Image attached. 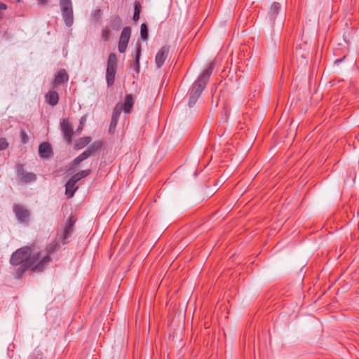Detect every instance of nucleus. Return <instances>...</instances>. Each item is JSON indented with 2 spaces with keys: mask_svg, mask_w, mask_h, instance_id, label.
Here are the masks:
<instances>
[{
  "mask_svg": "<svg viewBox=\"0 0 359 359\" xmlns=\"http://www.w3.org/2000/svg\"><path fill=\"white\" fill-rule=\"evenodd\" d=\"M86 121V118L85 116L81 117V118L80 120V125H81V126H83L85 124Z\"/></svg>",
  "mask_w": 359,
  "mask_h": 359,
  "instance_id": "37",
  "label": "nucleus"
},
{
  "mask_svg": "<svg viewBox=\"0 0 359 359\" xmlns=\"http://www.w3.org/2000/svg\"><path fill=\"white\" fill-rule=\"evenodd\" d=\"M80 158L81 159V161H84L86 160V158H88L89 156H88V154L86 153L85 151H83L82 154H81L79 156Z\"/></svg>",
  "mask_w": 359,
  "mask_h": 359,
  "instance_id": "33",
  "label": "nucleus"
},
{
  "mask_svg": "<svg viewBox=\"0 0 359 359\" xmlns=\"http://www.w3.org/2000/svg\"><path fill=\"white\" fill-rule=\"evenodd\" d=\"M90 173V170H81L77 173H76L75 175H74L71 178L75 181L76 182H77L78 181H79L80 180L87 177L88 175H89V174Z\"/></svg>",
  "mask_w": 359,
  "mask_h": 359,
  "instance_id": "21",
  "label": "nucleus"
},
{
  "mask_svg": "<svg viewBox=\"0 0 359 359\" xmlns=\"http://www.w3.org/2000/svg\"><path fill=\"white\" fill-rule=\"evenodd\" d=\"M123 110V104L118 103L113 109V114L109 126V131L114 130L117 125L120 114Z\"/></svg>",
  "mask_w": 359,
  "mask_h": 359,
  "instance_id": "11",
  "label": "nucleus"
},
{
  "mask_svg": "<svg viewBox=\"0 0 359 359\" xmlns=\"http://www.w3.org/2000/svg\"><path fill=\"white\" fill-rule=\"evenodd\" d=\"M80 158L81 159V161H84L86 160V158H88L89 156H88V154L86 153L85 151H83L82 154H81L79 156Z\"/></svg>",
  "mask_w": 359,
  "mask_h": 359,
  "instance_id": "34",
  "label": "nucleus"
},
{
  "mask_svg": "<svg viewBox=\"0 0 359 359\" xmlns=\"http://www.w3.org/2000/svg\"><path fill=\"white\" fill-rule=\"evenodd\" d=\"M134 101L131 95H127L126 96L125 103L123 106V110L126 114H129L133 106Z\"/></svg>",
  "mask_w": 359,
  "mask_h": 359,
  "instance_id": "18",
  "label": "nucleus"
},
{
  "mask_svg": "<svg viewBox=\"0 0 359 359\" xmlns=\"http://www.w3.org/2000/svg\"><path fill=\"white\" fill-rule=\"evenodd\" d=\"M31 254V248L27 246L21 248L12 254L10 262L13 265L27 264Z\"/></svg>",
  "mask_w": 359,
  "mask_h": 359,
  "instance_id": "2",
  "label": "nucleus"
},
{
  "mask_svg": "<svg viewBox=\"0 0 359 359\" xmlns=\"http://www.w3.org/2000/svg\"><path fill=\"white\" fill-rule=\"evenodd\" d=\"M140 35L142 40L146 41L148 37V29L146 24L143 23L140 27Z\"/></svg>",
  "mask_w": 359,
  "mask_h": 359,
  "instance_id": "24",
  "label": "nucleus"
},
{
  "mask_svg": "<svg viewBox=\"0 0 359 359\" xmlns=\"http://www.w3.org/2000/svg\"><path fill=\"white\" fill-rule=\"evenodd\" d=\"M341 60H335V63H337V62H341Z\"/></svg>",
  "mask_w": 359,
  "mask_h": 359,
  "instance_id": "39",
  "label": "nucleus"
},
{
  "mask_svg": "<svg viewBox=\"0 0 359 359\" xmlns=\"http://www.w3.org/2000/svg\"><path fill=\"white\" fill-rule=\"evenodd\" d=\"M20 266L17 269L15 272V277L17 278H20L22 277L23 273L28 269H30V267L28 266V263L25 264H20Z\"/></svg>",
  "mask_w": 359,
  "mask_h": 359,
  "instance_id": "23",
  "label": "nucleus"
},
{
  "mask_svg": "<svg viewBox=\"0 0 359 359\" xmlns=\"http://www.w3.org/2000/svg\"><path fill=\"white\" fill-rule=\"evenodd\" d=\"M6 9H7V6L5 4L0 2V18L3 15V11Z\"/></svg>",
  "mask_w": 359,
  "mask_h": 359,
  "instance_id": "31",
  "label": "nucleus"
},
{
  "mask_svg": "<svg viewBox=\"0 0 359 359\" xmlns=\"http://www.w3.org/2000/svg\"><path fill=\"white\" fill-rule=\"evenodd\" d=\"M131 29L129 27H126L123 29L119 41H118V51L123 53L126 51L128 46V41L130 37Z\"/></svg>",
  "mask_w": 359,
  "mask_h": 359,
  "instance_id": "6",
  "label": "nucleus"
},
{
  "mask_svg": "<svg viewBox=\"0 0 359 359\" xmlns=\"http://www.w3.org/2000/svg\"><path fill=\"white\" fill-rule=\"evenodd\" d=\"M48 0H37L38 4L40 5H46Z\"/></svg>",
  "mask_w": 359,
  "mask_h": 359,
  "instance_id": "36",
  "label": "nucleus"
},
{
  "mask_svg": "<svg viewBox=\"0 0 359 359\" xmlns=\"http://www.w3.org/2000/svg\"><path fill=\"white\" fill-rule=\"evenodd\" d=\"M17 173L20 180L25 183L32 182L36 180V175L33 172L25 171L22 165H18Z\"/></svg>",
  "mask_w": 359,
  "mask_h": 359,
  "instance_id": "8",
  "label": "nucleus"
},
{
  "mask_svg": "<svg viewBox=\"0 0 359 359\" xmlns=\"http://www.w3.org/2000/svg\"><path fill=\"white\" fill-rule=\"evenodd\" d=\"M121 25V19L120 17H115L111 21V26L114 29L118 30Z\"/></svg>",
  "mask_w": 359,
  "mask_h": 359,
  "instance_id": "26",
  "label": "nucleus"
},
{
  "mask_svg": "<svg viewBox=\"0 0 359 359\" xmlns=\"http://www.w3.org/2000/svg\"><path fill=\"white\" fill-rule=\"evenodd\" d=\"M13 212L17 219L21 222H27L29 217V212L20 205H15L13 206Z\"/></svg>",
  "mask_w": 359,
  "mask_h": 359,
  "instance_id": "9",
  "label": "nucleus"
},
{
  "mask_svg": "<svg viewBox=\"0 0 359 359\" xmlns=\"http://www.w3.org/2000/svg\"><path fill=\"white\" fill-rule=\"evenodd\" d=\"M117 67V58L114 53H110L107 60L106 80L108 86L114 84Z\"/></svg>",
  "mask_w": 359,
  "mask_h": 359,
  "instance_id": "4",
  "label": "nucleus"
},
{
  "mask_svg": "<svg viewBox=\"0 0 359 359\" xmlns=\"http://www.w3.org/2000/svg\"><path fill=\"white\" fill-rule=\"evenodd\" d=\"M101 15V11L100 9H96L93 13V16L95 19L98 20Z\"/></svg>",
  "mask_w": 359,
  "mask_h": 359,
  "instance_id": "30",
  "label": "nucleus"
},
{
  "mask_svg": "<svg viewBox=\"0 0 359 359\" xmlns=\"http://www.w3.org/2000/svg\"><path fill=\"white\" fill-rule=\"evenodd\" d=\"M39 154L41 158L47 159L52 156L51 145L48 142H43L39 147Z\"/></svg>",
  "mask_w": 359,
  "mask_h": 359,
  "instance_id": "13",
  "label": "nucleus"
},
{
  "mask_svg": "<svg viewBox=\"0 0 359 359\" xmlns=\"http://www.w3.org/2000/svg\"><path fill=\"white\" fill-rule=\"evenodd\" d=\"M169 53V47L168 46H163L156 53L155 57V63L157 67H161L166 58L168 57Z\"/></svg>",
  "mask_w": 359,
  "mask_h": 359,
  "instance_id": "12",
  "label": "nucleus"
},
{
  "mask_svg": "<svg viewBox=\"0 0 359 359\" xmlns=\"http://www.w3.org/2000/svg\"><path fill=\"white\" fill-rule=\"evenodd\" d=\"M215 65V61H212L208 67L203 72L202 74L198 78V79L194 82L197 84H203L204 83V88H205L206 83L209 80V78L213 71V69Z\"/></svg>",
  "mask_w": 359,
  "mask_h": 359,
  "instance_id": "10",
  "label": "nucleus"
},
{
  "mask_svg": "<svg viewBox=\"0 0 359 359\" xmlns=\"http://www.w3.org/2000/svg\"><path fill=\"white\" fill-rule=\"evenodd\" d=\"M45 97L46 102L51 106H55L59 100L58 93L56 91H49Z\"/></svg>",
  "mask_w": 359,
  "mask_h": 359,
  "instance_id": "17",
  "label": "nucleus"
},
{
  "mask_svg": "<svg viewBox=\"0 0 359 359\" xmlns=\"http://www.w3.org/2000/svg\"><path fill=\"white\" fill-rule=\"evenodd\" d=\"M91 141V138L90 137H83L81 138H79L75 144V149H81L83 148L85 146L88 144Z\"/></svg>",
  "mask_w": 359,
  "mask_h": 359,
  "instance_id": "20",
  "label": "nucleus"
},
{
  "mask_svg": "<svg viewBox=\"0 0 359 359\" xmlns=\"http://www.w3.org/2000/svg\"><path fill=\"white\" fill-rule=\"evenodd\" d=\"M140 55H141V45L140 44H137V53H136V61H135L136 69H137V71L140 69Z\"/></svg>",
  "mask_w": 359,
  "mask_h": 359,
  "instance_id": "27",
  "label": "nucleus"
},
{
  "mask_svg": "<svg viewBox=\"0 0 359 359\" xmlns=\"http://www.w3.org/2000/svg\"><path fill=\"white\" fill-rule=\"evenodd\" d=\"M69 76L65 69H60L57 74L55 80L54 85H60L68 81Z\"/></svg>",
  "mask_w": 359,
  "mask_h": 359,
  "instance_id": "16",
  "label": "nucleus"
},
{
  "mask_svg": "<svg viewBox=\"0 0 359 359\" xmlns=\"http://www.w3.org/2000/svg\"><path fill=\"white\" fill-rule=\"evenodd\" d=\"M109 35V31L108 29H103L102 32V36L104 41H108Z\"/></svg>",
  "mask_w": 359,
  "mask_h": 359,
  "instance_id": "29",
  "label": "nucleus"
},
{
  "mask_svg": "<svg viewBox=\"0 0 359 359\" xmlns=\"http://www.w3.org/2000/svg\"><path fill=\"white\" fill-rule=\"evenodd\" d=\"M83 130V126H81V125L78 127V128L76 129V132L78 133H81V130Z\"/></svg>",
  "mask_w": 359,
  "mask_h": 359,
  "instance_id": "38",
  "label": "nucleus"
},
{
  "mask_svg": "<svg viewBox=\"0 0 359 359\" xmlns=\"http://www.w3.org/2000/svg\"><path fill=\"white\" fill-rule=\"evenodd\" d=\"M101 147V144L97 142H95L91 144L84 151L88 154L90 157L94 155L96 151Z\"/></svg>",
  "mask_w": 359,
  "mask_h": 359,
  "instance_id": "19",
  "label": "nucleus"
},
{
  "mask_svg": "<svg viewBox=\"0 0 359 359\" xmlns=\"http://www.w3.org/2000/svg\"><path fill=\"white\" fill-rule=\"evenodd\" d=\"M8 147V143L5 138H0V151L6 149Z\"/></svg>",
  "mask_w": 359,
  "mask_h": 359,
  "instance_id": "28",
  "label": "nucleus"
},
{
  "mask_svg": "<svg viewBox=\"0 0 359 359\" xmlns=\"http://www.w3.org/2000/svg\"><path fill=\"white\" fill-rule=\"evenodd\" d=\"M72 230H73V222H72V219H69L65 225L64 232H63L64 235H63L62 238L63 239L67 238L69 236V235L71 234V233L72 232Z\"/></svg>",
  "mask_w": 359,
  "mask_h": 359,
  "instance_id": "22",
  "label": "nucleus"
},
{
  "mask_svg": "<svg viewBox=\"0 0 359 359\" xmlns=\"http://www.w3.org/2000/svg\"><path fill=\"white\" fill-rule=\"evenodd\" d=\"M81 162H82L81 159L80 158V157L78 156L73 161V164L74 165H78Z\"/></svg>",
  "mask_w": 359,
  "mask_h": 359,
  "instance_id": "35",
  "label": "nucleus"
},
{
  "mask_svg": "<svg viewBox=\"0 0 359 359\" xmlns=\"http://www.w3.org/2000/svg\"><path fill=\"white\" fill-rule=\"evenodd\" d=\"M21 136H22L23 143H26L28 141V137L27 136V135L25 134V133L24 131H22Z\"/></svg>",
  "mask_w": 359,
  "mask_h": 359,
  "instance_id": "32",
  "label": "nucleus"
},
{
  "mask_svg": "<svg viewBox=\"0 0 359 359\" xmlns=\"http://www.w3.org/2000/svg\"><path fill=\"white\" fill-rule=\"evenodd\" d=\"M281 9V5L278 2H273L268 11V18L271 22H273L275 18H276L277 15L280 12Z\"/></svg>",
  "mask_w": 359,
  "mask_h": 359,
  "instance_id": "14",
  "label": "nucleus"
},
{
  "mask_svg": "<svg viewBox=\"0 0 359 359\" xmlns=\"http://www.w3.org/2000/svg\"><path fill=\"white\" fill-rule=\"evenodd\" d=\"M59 4L65 24L67 27H71L74 23V14L72 0H59Z\"/></svg>",
  "mask_w": 359,
  "mask_h": 359,
  "instance_id": "3",
  "label": "nucleus"
},
{
  "mask_svg": "<svg viewBox=\"0 0 359 359\" xmlns=\"http://www.w3.org/2000/svg\"><path fill=\"white\" fill-rule=\"evenodd\" d=\"M140 8L141 6L140 3L136 1L135 4V11L133 17L135 22L137 21L140 18Z\"/></svg>",
  "mask_w": 359,
  "mask_h": 359,
  "instance_id": "25",
  "label": "nucleus"
},
{
  "mask_svg": "<svg viewBox=\"0 0 359 359\" xmlns=\"http://www.w3.org/2000/svg\"><path fill=\"white\" fill-rule=\"evenodd\" d=\"M60 244L57 241L50 242L46 248L36 251L31 249L32 254L28 260V266L33 271L40 272L43 271L51 262V255L59 248Z\"/></svg>",
  "mask_w": 359,
  "mask_h": 359,
  "instance_id": "1",
  "label": "nucleus"
},
{
  "mask_svg": "<svg viewBox=\"0 0 359 359\" xmlns=\"http://www.w3.org/2000/svg\"><path fill=\"white\" fill-rule=\"evenodd\" d=\"M60 129L65 140L68 143H70L72 142V138L73 136V129L68 119H62V121L60 123Z\"/></svg>",
  "mask_w": 359,
  "mask_h": 359,
  "instance_id": "7",
  "label": "nucleus"
},
{
  "mask_svg": "<svg viewBox=\"0 0 359 359\" xmlns=\"http://www.w3.org/2000/svg\"><path fill=\"white\" fill-rule=\"evenodd\" d=\"M76 182L74 181L72 178L69 180V181L66 183L65 185V194L68 198H72L74 192L77 190L78 187L76 186Z\"/></svg>",
  "mask_w": 359,
  "mask_h": 359,
  "instance_id": "15",
  "label": "nucleus"
},
{
  "mask_svg": "<svg viewBox=\"0 0 359 359\" xmlns=\"http://www.w3.org/2000/svg\"><path fill=\"white\" fill-rule=\"evenodd\" d=\"M205 89L204 83L197 84L194 83L189 92V107H192L197 102L201 93Z\"/></svg>",
  "mask_w": 359,
  "mask_h": 359,
  "instance_id": "5",
  "label": "nucleus"
}]
</instances>
